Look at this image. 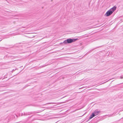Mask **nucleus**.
Returning a JSON list of instances; mask_svg holds the SVG:
<instances>
[{"mask_svg":"<svg viewBox=\"0 0 123 123\" xmlns=\"http://www.w3.org/2000/svg\"><path fill=\"white\" fill-rule=\"evenodd\" d=\"M78 39V38H69L63 41V43H64L65 44H66L67 43H70L74 42Z\"/></svg>","mask_w":123,"mask_h":123,"instance_id":"nucleus-1","label":"nucleus"},{"mask_svg":"<svg viewBox=\"0 0 123 123\" xmlns=\"http://www.w3.org/2000/svg\"><path fill=\"white\" fill-rule=\"evenodd\" d=\"M113 13L112 11L110 9L106 12L105 15L106 16H108L111 15Z\"/></svg>","mask_w":123,"mask_h":123,"instance_id":"nucleus-2","label":"nucleus"},{"mask_svg":"<svg viewBox=\"0 0 123 123\" xmlns=\"http://www.w3.org/2000/svg\"><path fill=\"white\" fill-rule=\"evenodd\" d=\"M100 111H98L97 109L96 110L94 111L93 112L95 114V116H96L99 114V113L100 112Z\"/></svg>","mask_w":123,"mask_h":123,"instance_id":"nucleus-3","label":"nucleus"},{"mask_svg":"<svg viewBox=\"0 0 123 123\" xmlns=\"http://www.w3.org/2000/svg\"><path fill=\"white\" fill-rule=\"evenodd\" d=\"M116 8L117 7L115 6L110 10H111V11L113 12L116 10Z\"/></svg>","mask_w":123,"mask_h":123,"instance_id":"nucleus-4","label":"nucleus"},{"mask_svg":"<svg viewBox=\"0 0 123 123\" xmlns=\"http://www.w3.org/2000/svg\"><path fill=\"white\" fill-rule=\"evenodd\" d=\"M95 116V114L93 112L92 113V115L90 116V117L88 119V120H89V119H92L93 117H94Z\"/></svg>","mask_w":123,"mask_h":123,"instance_id":"nucleus-5","label":"nucleus"},{"mask_svg":"<svg viewBox=\"0 0 123 123\" xmlns=\"http://www.w3.org/2000/svg\"><path fill=\"white\" fill-rule=\"evenodd\" d=\"M22 115L25 116H26L28 115H27V113H24L23 114H22Z\"/></svg>","mask_w":123,"mask_h":123,"instance_id":"nucleus-6","label":"nucleus"},{"mask_svg":"<svg viewBox=\"0 0 123 123\" xmlns=\"http://www.w3.org/2000/svg\"><path fill=\"white\" fill-rule=\"evenodd\" d=\"M27 113V115H30V114H32V113L31 112H28Z\"/></svg>","mask_w":123,"mask_h":123,"instance_id":"nucleus-7","label":"nucleus"},{"mask_svg":"<svg viewBox=\"0 0 123 123\" xmlns=\"http://www.w3.org/2000/svg\"><path fill=\"white\" fill-rule=\"evenodd\" d=\"M123 78V77H120V79H122Z\"/></svg>","mask_w":123,"mask_h":123,"instance_id":"nucleus-8","label":"nucleus"}]
</instances>
